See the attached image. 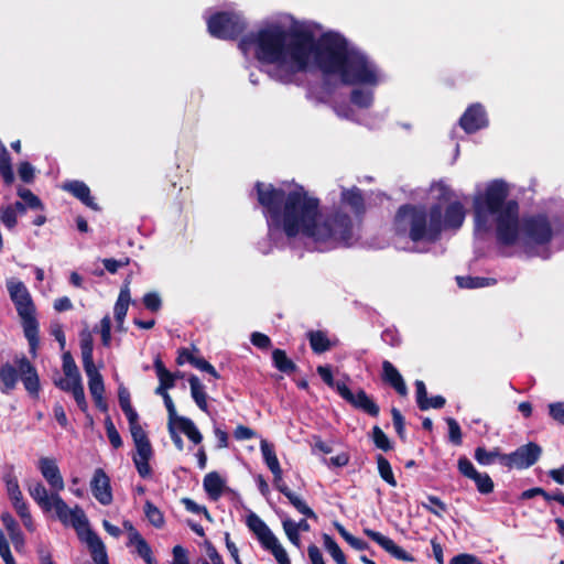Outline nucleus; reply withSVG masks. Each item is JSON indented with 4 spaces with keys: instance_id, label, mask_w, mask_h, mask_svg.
I'll return each mask as SVG.
<instances>
[{
    "instance_id": "nucleus-34",
    "label": "nucleus",
    "mask_w": 564,
    "mask_h": 564,
    "mask_svg": "<svg viewBox=\"0 0 564 564\" xmlns=\"http://www.w3.org/2000/svg\"><path fill=\"white\" fill-rule=\"evenodd\" d=\"M263 549L270 551L279 564H290L289 555L275 535H273L263 545Z\"/></svg>"
},
{
    "instance_id": "nucleus-31",
    "label": "nucleus",
    "mask_w": 564,
    "mask_h": 564,
    "mask_svg": "<svg viewBox=\"0 0 564 564\" xmlns=\"http://www.w3.org/2000/svg\"><path fill=\"white\" fill-rule=\"evenodd\" d=\"M1 520L9 533L12 543L14 544V547L20 550L24 544V539L17 521L9 513L2 514Z\"/></svg>"
},
{
    "instance_id": "nucleus-22",
    "label": "nucleus",
    "mask_w": 564,
    "mask_h": 564,
    "mask_svg": "<svg viewBox=\"0 0 564 564\" xmlns=\"http://www.w3.org/2000/svg\"><path fill=\"white\" fill-rule=\"evenodd\" d=\"M382 378L401 395H406L408 388L398 369L388 360L382 362Z\"/></svg>"
},
{
    "instance_id": "nucleus-26",
    "label": "nucleus",
    "mask_w": 564,
    "mask_h": 564,
    "mask_svg": "<svg viewBox=\"0 0 564 564\" xmlns=\"http://www.w3.org/2000/svg\"><path fill=\"white\" fill-rule=\"evenodd\" d=\"M278 490L282 492L290 503L302 514L311 519H317L315 512L306 505V502L296 494H294L283 481L275 485Z\"/></svg>"
},
{
    "instance_id": "nucleus-11",
    "label": "nucleus",
    "mask_w": 564,
    "mask_h": 564,
    "mask_svg": "<svg viewBox=\"0 0 564 564\" xmlns=\"http://www.w3.org/2000/svg\"><path fill=\"white\" fill-rule=\"evenodd\" d=\"M37 468L52 491L59 494L64 490L65 482L55 458L41 457L37 460Z\"/></svg>"
},
{
    "instance_id": "nucleus-35",
    "label": "nucleus",
    "mask_w": 564,
    "mask_h": 564,
    "mask_svg": "<svg viewBox=\"0 0 564 564\" xmlns=\"http://www.w3.org/2000/svg\"><path fill=\"white\" fill-rule=\"evenodd\" d=\"M130 546H134L135 552L141 556L147 564H156L155 558L152 556V551L147 541L142 535H133V540L128 543Z\"/></svg>"
},
{
    "instance_id": "nucleus-28",
    "label": "nucleus",
    "mask_w": 564,
    "mask_h": 564,
    "mask_svg": "<svg viewBox=\"0 0 564 564\" xmlns=\"http://www.w3.org/2000/svg\"><path fill=\"white\" fill-rule=\"evenodd\" d=\"M118 400H119L121 410L123 411V413L127 416L129 426L139 424V415H138L137 411L131 405L130 393L127 388L119 387Z\"/></svg>"
},
{
    "instance_id": "nucleus-5",
    "label": "nucleus",
    "mask_w": 564,
    "mask_h": 564,
    "mask_svg": "<svg viewBox=\"0 0 564 564\" xmlns=\"http://www.w3.org/2000/svg\"><path fill=\"white\" fill-rule=\"evenodd\" d=\"M7 289L18 315L21 318L24 335L30 344L31 352L35 355L39 345V323L35 318V306L31 294L23 282L15 279L7 281Z\"/></svg>"
},
{
    "instance_id": "nucleus-38",
    "label": "nucleus",
    "mask_w": 564,
    "mask_h": 564,
    "mask_svg": "<svg viewBox=\"0 0 564 564\" xmlns=\"http://www.w3.org/2000/svg\"><path fill=\"white\" fill-rule=\"evenodd\" d=\"M154 369L159 378L160 384L164 386L166 389H171L174 387V375H172L164 367L162 360L159 357L154 360Z\"/></svg>"
},
{
    "instance_id": "nucleus-2",
    "label": "nucleus",
    "mask_w": 564,
    "mask_h": 564,
    "mask_svg": "<svg viewBox=\"0 0 564 564\" xmlns=\"http://www.w3.org/2000/svg\"><path fill=\"white\" fill-rule=\"evenodd\" d=\"M256 189L270 236L275 230H282L288 238L301 236L329 247L350 245L355 237V223L350 216L340 208L323 215L319 199L303 186L296 185L286 192L258 182Z\"/></svg>"
},
{
    "instance_id": "nucleus-32",
    "label": "nucleus",
    "mask_w": 564,
    "mask_h": 564,
    "mask_svg": "<svg viewBox=\"0 0 564 564\" xmlns=\"http://www.w3.org/2000/svg\"><path fill=\"white\" fill-rule=\"evenodd\" d=\"M80 351H82V359H83V367H91L95 366L94 359H93V351H94V340L91 333L87 329L80 332Z\"/></svg>"
},
{
    "instance_id": "nucleus-27",
    "label": "nucleus",
    "mask_w": 564,
    "mask_h": 564,
    "mask_svg": "<svg viewBox=\"0 0 564 564\" xmlns=\"http://www.w3.org/2000/svg\"><path fill=\"white\" fill-rule=\"evenodd\" d=\"M203 486L212 500H218L226 488L225 480L216 471L208 473L204 477Z\"/></svg>"
},
{
    "instance_id": "nucleus-21",
    "label": "nucleus",
    "mask_w": 564,
    "mask_h": 564,
    "mask_svg": "<svg viewBox=\"0 0 564 564\" xmlns=\"http://www.w3.org/2000/svg\"><path fill=\"white\" fill-rule=\"evenodd\" d=\"M260 449L268 468L273 474L274 485L282 482V469L275 455L273 444L269 443L267 440H261Z\"/></svg>"
},
{
    "instance_id": "nucleus-9",
    "label": "nucleus",
    "mask_w": 564,
    "mask_h": 564,
    "mask_svg": "<svg viewBox=\"0 0 564 564\" xmlns=\"http://www.w3.org/2000/svg\"><path fill=\"white\" fill-rule=\"evenodd\" d=\"M542 448L538 444L529 443L511 454L502 455L501 463L510 468H528L540 458Z\"/></svg>"
},
{
    "instance_id": "nucleus-48",
    "label": "nucleus",
    "mask_w": 564,
    "mask_h": 564,
    "mask_svg": "<svg viewBox=\"0 0 564 564\" xmlns=\"http://www.w3.org/2000/svg\"><path fill=\"white\" fill-rule=\"evenodd\" d=\"M188 362L191 365H193L195 368L209 373L210 376H213L216 379L219 377L215 367L203 358L195 357L194 355H188Z\"/></svg>"
},
{
    "instance_id": "nucleus-53",
    "label": "nucleus",
    "mask_w": 564,
    "mask_h": 564,
    "mask_svg": "<svg viewBox=\"0 0 564 564\" xmlns=\"http://www.w3.org/2000/svg\"><path fill=\"white\" fill-rule=\"evenodd\" d=\"M458 470L465 477L474 480L479 473L467 457H460L457 464Z\"/></svg>"
},
{
    "instance_id": "nucleus-6",
    "label": "nucleus",
    "mask_w": 564,
    "mask_h": 564,
    "mask_svg": "<svg viewBox=\"0 0 564 564\" xmlns=\"http://www.w3.org/2000/svg\"><path fill=\"white\" fill-rule=\"evenodd\" d=\"M129 427L137 449V453L133 456V463L139 475L142 478H149L152 475V469L149 464V460L153 456L152 445L140 423Z\"/></svg>"
},
{
    "instance_id": "nucleus-7",
    "label": "nucleus",
    "mask_w": 564,
    "mask_h": 564,
    "mask_svg": "<svg viewBox=\"0 0 564 564\" xmlns=\"http://www.w3.org/2000/svg\"><path fill=\"white\" fill-rule=\"evenodd\" d=\"M209 33L218 39H234L245 30V21L236 13H217L207 21Z\"/></svg>"
},
{
    "instance_id": "nucleus-59",
    "label": "nucleus",
    "mask_w": 564,
    "mask_h": 564,
    "mask_svg": "<svg viewBox=\"0 0 564 564\" xmlns=\"http://www.w3.org/2000/svg\"><path fill=\"white\" fill-rule=\"evenodd\" d=\"M373 442L376 446L382 451H389L391 448L389 438L378 426L373 427Z\"/></svg>"
},
{
    "instance_id": "nucleus-33",
    "label": "nucleus",
    "mask_w": 564,
    "mask_h": 564,
    "mask_svg": "<svg viewBox=\"0 0 564 564\" xmlns=\"http://www.w3.org/2000/svg\"><path fill=\"white\" fill-rule=\"evenodd\" d=\"M175 424L182 433H184L189 441H192L194 444H200L203 441V435L196 427L195 423L185 416H181L175 421Z\"/></svg>"
},
{
    "instance_id": "nucleus-17",
    "label": "nucleus",
    "mask_w": 564,
    "mask_h": 564,
    "mask_svg": "<svg viewBox=\"0 0 564 564\" xmlns=\"http://www.w3.org/2000/svg\"><path fill=\"white\" fill-rule=\"evenodd\" d=\"M79 536L87 544L96 564H109L105 544L94 531L88 528Z\"/></svg>"
},
{
    "instance_id": "nucleus-14",
    "label": "nucleus",
    "mask_w": 564,
    "mask_h": 564,
    "mask_svg": "<svg viewBox=\"0 0 564 564\" xmlns=\"http://www.w3.org/2000/svg\"><path fill=\"white\" fill-rule=\"evenodd\" d=\"M90 487L94 497L104 506H108L112 501L110 479L106 473L98 468L95 470Z\"/></svg>"
},
{
    "instance_id": "nucleus-52",
    "label": "nucleus",
    "mask_w": 564,
    "mask_h": 564,
    "mask_svg": "<svg viewBox=\"0 0 564 564\" xmlns=\"http://www.w3.org/2000/svg\"><path fill=\"white\" fill-rule=\"evenodd\" d=\"M105 427H106V433H107V436H108V440L110 442V444L115 447V448H119L122 446V440L120 437V434L118 433L113 422L111 421L110 417H107L105 420Z\"/></svg>"
},
{
    "instance_id": "nucleus-15",
    "label": "nucleus",
    "mask_w": 564,
    "mask_h": 564,
    "mask_svg": "<svg viewBox=\"0 0 564 564\" xmlns=\"http://www.w3.org/2000/svg\"><path fill=\"white\" fill-rule=\"evenodd\" d=\"M459 124L467 133L486 127L487 118L482 106L479 104L470 106L462 116Z\"/></svg>"
},
{
    "instance_id": "nucleus-54",
    "label": "nucleus",
    "mask_w": 564,
    "mask_h": 564,
    "mask_svg": "<svg viewBox=\"0 0 564 564\" xmlns=\"http://www.w3.org/2000/svg\"><path fill=\"white\" fill-rule=\"evenodd\" d=\"M317 372L321 376V378L323 379V381L330 388L335 389L336 391H337L338 384H346V381H343V380L335 381L333 378V375H332V370L327 366L317 367Z\"/></svg>"
},
{
    "instance_id": "nucleus-43",
    "label": "nucleus",
    "mask_w": 564,
    "mask_h": 564,
    "mask_svg": "<svg viewBox=\"0 0 564 564\" xmlns=\"http://www.w3.org/2000/svg\"><path fill=\"white\" fill-rule=\"evenodd\" d=\"M378 471L381 478L387 481L390 486L395 487L397 480L393 476V471L390 463L382 455L377 456Z\"/></svg>"
},
{
    "instance_id": "nucleus-37",
    "label": "nucleus",
    "mask_w": 564,
    "mask_h": 564,
    "mask_svg": "<svg viewBox=\"0 0 564 564\" xmlns=\"http://www.w3.org/2000/svg\"><path fill=\"white\" fill-rule=\"evenodd\" d=\"M0 175L6 184H11L14 180L11 159L4 145L0 148Z\"/></svg>"
},
{
    "instance_id": "nucleus-19",
    "label": "nucleus",
    "mask_w": 564,
    "mask_h": 564,
    "mask_svg": "<svg viewBox=\"0 0 564 564\" xmlns=\"http://www.w3.org/2000/svg\"><path fill=\"white\" fill-rule=\"evenodd\" d=\"M340 205L351 209L355 218H359L365 212V199L358 187L343 188Z\"/></svg>"
},
{
    "instance_id": "nucleus-36",
    "label": "nucleus",
    "mask_w": 564,
    "mask_h": 564,
    "mask_svg": "<svg viewBox=\"0 0 564 564\" xmlns=\"http://www.w3.org/2000/svg\"><path fill=\"white\" fill-rule=\"evenodd\" d=\"M272 359L274 366L282 372L292 373L295 371V364L288 358L286 354L282 349H274L272 352Z\"/></svg>"
},
{
    "instance_id": "nucleus-12",
    "label": "nucleus",
    "mask_w": 564,
    "mask_h": 564,
    "mask_svg": "<svg viewBox=\"0 0 564 564\" xmlns=\"http://www.w3.org/2000/svg\"><path fill=\"white\" fill-rule=\"evenodd\" d=\"M54 384L65 392H70L79 409L86 411L87 402L80 375H64L63 378L54 379Z\"/></svg>"
},
{
    "instance_id": "nucleus-29",
    "label": "nucleus",
    "mask_w": 564,
    "mask_h": 564,
    "mask_svg": "<svg viewBox=\"0 0 564 564\" xmlns=\"http://www.w3.org/2000/svg\"><path fill=\"white\" fill-rule=\"evenodd\" d=\"M19 375V368L17 369L11 364H4L0 367V380L3 384L1 390L3 393H9L15 388Z\"/></svg>"
},
{
    "instance_id": "nucleus-47",
    "label": "nucleus",
    "mask_w": 564,
    "mask_h": 564,
    "mask_svg": "<svg viewBox=\"0 0 564 564\" xmlns=\"http://www.w3.org/2000/svg\"><path fill=\"white\" fill-rule=\"evenodd\" d=\"M283 530L290 540V542L295 545L296 547H301V538H300V531L295 528V521H293L290 518H285L282 521Z\"/></svg>"
},
{
    "instance_id": "nucleus-64",
    "label": "nucleus",
    "mask_w": 564,
    "mask_h": 564,
    "mask_svg": "<svg viewBox=\"0 0 564 564\" xmlns=\"http://www.w3.org/2000/svg\"><path fill=\"white\" fill-rule=\"evenodd\" d=\"M451 564H481L480 561L471 554H458L451 560Z\"/></svg>"
},
{
    "instance_id": "nucleus-63",
    "label": "nucleus",
    "mask_w": 564,
    "mask_h": 564,
    "mask_svg": "<svg viewBox=\"0 0 564 564\" xmlns=\"http://www.w3.org/2000/svg\"><path fill=\"white\" fill-rule=\"evenodd\" d=\"M549 413L553 420L564 425V402L550 403Z\"/></svg>"
},
{
    "instance_id": "nucleus-18",
    "label": "nucleus",
    "mask_w": 564,
    "mask_h": 564,
    "mask_svg": "<svg viewBox=\"0 0 564 564\" xmlns=\"http://www.w3.org/2000/svg\"><path fill=\"white\" fill-rule=\"evenodd\" d=\"M365 533L395 558L401 561H413V557L402 547L398 546L390 538L370 529H366Z\"/></svg>"
},
{
    "instance_id": "nucleus-61",
    "label": "nucleus",
    "mask_w": 564,
    "mask_h": 564,
    "mask_svg": "<svg viewBox=\"0 0 564 564\" xmlns=\"http://www.w3.org/2000/svg\"><path fill=\"white\" fill-rule=\"evenodd\" d=\"M144 306L151 312H158L161 308L162 301L158 293H147L143 296Z\"/></svg>"
},
{
    "instance_id": "nucleus-1",
    "label": "nucleus",
    "mask_w": 564,
    "mask_h": 564,
    "mask_svg": "<svg viewBox=\"0 0 564 564\" xmlns=\"http://www.w3.org/2000/svg\"><path fill=\"white\" fill-rule=\"evenodd\" d=\"M239 48L245 55L253 50L258 61L271 66L269 75L283 84L293 83L296 74L313 68L326 76L337 75L345 85L376 86L380 82L376 65L333 32L315 41L308 30L271 23L245 36Z\"/></svg>"
},
{
    "instance_id": "nucleus-3",
    "label": "nucleus",
    "mask_w": 564,
    "mask_h": 564,
    "mask_svg": "<svg viewBox=\"0 0 564 564\" xmlns=\"http://www.w3.org/2000/svg\"><path fill=\"white\" fill-rule=\"evenodd\" d=\"M509 188L502 181H492L478 189L473 198L476 234L494 231L499 243L512 246L519 240L525 243H544L552 230L544 217H532L523 224L519 220V205L508 200Z\"/></svg>"
},
{
    "instance_id": "nucleus-50",
    "label": "nucleus",
    "mask_w": 564,
    "mask_h": 564,
    "mask_svg": "<svg viewBox=\"0 0 564 564\" xmlns=\"http://www.w3.org/2000/svg\"><path fill=\"white\" fill-rule=\"evenodd\" d=\"M0 220L8 229L14 228L18 223L15 208L12 206L0 208Z\"/></svg>"
},
{
    "instance_id": "nucleus-45",
    "label": "nucleus",
    "mask_w": 564,
    "mask_h": 564,
    "mask_svg": "<svg viewBox=\"0 0 564 564\" xmlns=\"http://www.w3.org/2000/svg\"><path fill=\"white\" fill-rule=\"evenodd\" d=\"M310 344L312 349L317 352H324L329 349V340L322 332L310 333Z\"/></svg>"
},
{
    "instance_id": "nucleus-20",
    "label": "nucleus",
    "mask_w": 564,
    "mask_h": 564,
    "mask_svg": "<svg viewBox=\"0 0 564 564\" xmlns=\"http://www.w3.org/2000/svg\"><path fill=\"white\" fill-rule=\"evenodd\" d=\"M28 491L43 511H51V503L54 500V491L51 490V492H48L46 487L39 480L30 481L28 484Z\"/></svg>"
},
{
    "instance_id": "nucleus-8",
    "label": "nucleus",
    "mask_w": 564,
    "mask_h": 564,
    "mask_svg": "<svg viewBox=\"0 0 564 564\" xmlns=\"http://www.w3.org/2000/svg\"><path fill=\"white\" fill-rule=\"evenodd\" d=\"M53 499L51 511L54 510L64 524L75 528L78 534L88 529L87 518L78 506L70 509L57 492H54Z\"/></svg>"
},
{
    "instance_id": "nucleus-58",
    "label": "nucleus",
    "mask_w": 564,
    "mask_h": 564,
    "mask_svg": "<svg viewBox=\"0 0 564 564\" xmlns=\"http://www.w3.org/2000/svg\"><path fill=\"white\" fill-rule=\"evenodd\" d=\"M427 500L432 506L430 507L423 505L424 508H426L430 512L434 513L435 516L442 517L443 513L446 511V505L435 496H429Z\"/></svg>"
},
{
    "instance_id": "nucleus-24",
    "label": "nucleus",
    "mask_w": 564,
    "mask_h": 564,
    "mask_svg": "<svg viewBox=\"0 0 564 564\" xmlns=\"http://www.w3.org/2000/svg\"><path fill=\"white\" fill-rule=\"evenodd\" d=\"M63 188L70 194H73L76 198H78L82 203H84L87 207L97 210L98 206L95 203L94 198L90 195L89 187L79 181H73L63 185Z\"/></svg>"
},
{
    "instance_id": "nucleus-10",
    "label": "nucleus",
    "mask_w": 564,
    "mask_h": 564,
    "mask_svg": "<svg viewBox=\"0 0 564 564\" xmlns=\"http://www.w3.org/2000/svg\"><path fill=\"white\" fill-rule=\"evenodd\" d=\"M337 392L348 403L366 412L367 414L371 416H377L379 414V406L370 397L367 395L364 390H358L356 393H354L347 387V384H338Z\"/></svg>"
},
{
    "instance_id": "nucleus-40",
    "label": "nucleus",
    "mask_w": 564,
    "mask_h": 564,
    "mask_svg": "<svg viewBox=\"0 0 564 564\" xmlns=\"http://www.w3.org/2000/svg\"><path fill=\"white\" fill-rule=\"evenodd\" d=\"M351 102L360 108H368L373 101V93L370 89H354L351 93Z\"/></svg>"
},
{
    "instance_id": "nucleus-4",
    "label": "nucleus",
    "mask_w": 564,
    "mask_h": 564,
    "mask_svg": "<svg viewBox=\"0 0 564 564\" xmlns=\"http://www.w3.org/2000/svg\"><path fill=\"white\" fill-rule=\"evenodd\" d=\"M431 194L438 203L429 212L424 207L413 205H403L399 208L394 219L398 235H408L414 242H434L443 229L457 230L462 227L466 210L459 200L453 199V191L438 182L431 186Z\"/></svg>"
},
{
    "instance_id": "nucleus-57",
    "label": "nucleus",
    "mask_w": 564,
    "mask_h": 564,
    "mask_svg": "<svg viewBox=\"0 0 564 564\" xmlns=\"http://www.w3.org/2000/svg\"><path fill=\"white\" fill-rule=\"evenodd\" d=\"M100 335L104 346H109L111 341V319L109 315H106L100 321Z\"/></svg>"
},
{
    "instance_id": "nucleus-23",
    "label": "nucleus",
    "mask_w": 564,
    "mask_h": 564,
    "mask_svg": "<svg viewBox=\"0 0 564 564\" xmlns=\"http://www.w3.org/2000/svg\"><path fill=\"white\" fill-rule=\"evenodd\" d=\"M246 524L249 530L257 536L261 545H263L274 535L265 522L254 512H250L247 516Z\"/></svg>"
},
{
    "instance_id": "nucleus-16",
    "label": "nucleus",
    "mask_w": 564,
    "mask_h": 564,
    "mask_svg": "<svg viewBox=\"0 0 564 564\" xmlns=\"http://www.w3.org/2000/svg\"><path fill=\"white\" fill-rule=\"evenodd\" d=\"M17 364L25 390L30 395L37 397L40 392V378L36 369L25 357L18 359Z\"/></svg>"
},
{
    "instance_id": "nucleus-25",
    "label": "nucleus",
    "mask_w": 564,
    "mask_h": 564,
    "mask_svg": "<svg viewBox=\"0 0 564 564\" xmlns=\"http://www.w3.org/2000/svg\"><path fill=\"white\" fill-rule=\"evenodd\" d=\"M130 301H131V296H130L129 283L126 282L124 285L120 290L118 300L113 307L115 319L118 324L119 330L123 329L122 326H123L124 317H126L128 308H129Z\"/></svg>"
},
{
    "instance_id": "nucleus-44",
    "label": "nucleus",
    "mask_w": 564,
    "mask_h": 564,
    "mask_svg": "<svg viewBox=\"0 0 564 564\" xmlns=\"http://www.w3.org/2000/svg\"><path fill=\"white\" fill-rule=\"evenodd\" d=\"M144 513L152 525H154L155 528L163 527L164 517L162 512L149 500L145 501L144 503Z\"/></svg>"
},
{
    "instance_id": "nucleus-60",
    "label": "nucleus",
    "mask_w": 564,
    "mask_h": 564,
    "mask_svg": "<svg viewBox=\"0 0 564 564\" xmlns=\"http://www.w3.org/2000/svg\"><path fill=\"white\" fill-rule=\"evenodd\" d=\"M62 360H63L62 368H63L64 375H69V376L72 373L80 375L78 367L76 366L69 351H65L63 354Z\"/></svg>"
},
{
    "instance_id": "nucleus-42",
    "label": "nucleus",
    "mask_w": 564,
    "mask_h": 564,
    "mask_svg": "<svg viewBox=\"0 0 564 564\" xmlns=\"http://www.w3.org/2000/svg\"><path fill=\"white\" fill-rule=\"evenodd\" d=\"M12 505H13L17 513L21 518L23 525L29 531H34L33 519H32V516L29 511L28 505L24 501V499H20L19 501H13Z\"/></svg>"
},
{
    "instance_id": "nucleus-41",
    "label": "nucleus",
    "mask_w": 564,
    "mask_h": 564,
    "mask_svg": "<svg viewBox=\"0 0 564 564\" xmlns=\"http://www.w3.org/2000/svg\"><path fill=\"white\" fill-rule=\"evenodd\" d=\"M535 496H542L546 500H555V501L560 502L562 506H564V494L561 491H557V492L551 495V494L546 492L544 489L536 487V488L528 489L522 492L523 499H531Z\"/></svg>"
},
{
    "instance_id": "nucleus-49",
    "label": "nucleus",
    "mask_w": 564,
    "mask_h": 564,
    "mask_svg": "<svg viewBox=\"0 0 564 564\" xmlns=\"http://www.w3.org/2000/svg\"><path fill=\"white\" fill-rule=\"evenodd\" d=\"M457 284L465 289H478L488 285V279L473 276H457Z\"/></svg>"
},
{
    "instance_id": "nucleus-39",
    "label": "nucleus",
    "mask_w": 564,
    "mask_h": 564,
    "mask_svg": "<svg viewBox=\"0 0 564 564\" xmlns=\"http://www.w3.org/2000/svg\"><path fill=\"white\" fill-rule=\"evenodd\" d=\"M324 546L337 564H347L339 545L328 534L323 535Z\"/></svg>"
},
{
    "instance_id": "nucleus-46",
    "label": "nucleus",
    "mask_w": 564,
    "mask_h": 564,
    "mask_svg": "<svg viewBox=\"0 0 564 564\" xmlns=\"http://www.w3.org/2000/svg\"><path fill=\"white\" fill-rule=\"evenodd\" d=\"M501 456L498 448H495L492 451H487L484 447H477L475 449V459L480 465H490L495 462L496 458H499L501 460Z\"/></svg>"
},
{
    "instance_id": "nucleus-56",
    "label": "nucleus",
    "mask_w": 564,
    "mask_h": 564,
    "mask_svg": "<svg viewBox=\"0 0 564 564\" xmlns=\"http://www.w3.org/2000/svg\"><path fill=\"white\" fill-rule=\"evenodd\" d=\"M7 491L11 502L23 499V495L20 490L19 482L15 477H8L6 480Z\"/></svg>"
},
{
    "instance_id": "nucleus-62",
    "label": "nucleus",
    "mask_w": 564,
    "mask_h": 564,
    "mask_svg": "<svg viewBox=\"0 0 564 564\" xmlns=\"http://www.w3.org/2000/svg\"><path fill=\"white\" fill-rule=\"evenodd\" d=\"M18 195L24 200V203L31 208H40L41 202L40 199L26 188H20L18 191Z\"/></svg>"
},
{
    "instance_id": "nucleus-30",
    "label": "nucleus",
    "mask_w": 564,
    "mask_h": 564,
    "mask_svg": "<svg viewBox=\"0 0 564 564\" xmlns=\"http://www.w3.org/2000/svg\"><path fill=\"white\" fill-rule=\"evenodd\" d=\"M191 394L196 405L204 412L208 411L207 394L205 392L204 384L199 381L196 376H192L188 379Z\"/></svg>"
},
{
    "instance_id": "nucleus-13",
    "label": "nucleus",
    "mask_w": 564,
    "mask_h": 564,
    "mask_svg": "<svg viewBox=\"0 0 564 564\" xmlns=\"http://www.w3.org/2000/svg\"><path fill=\"white\" fill-rule=\"evenodd\" d=\"M84 370L88 378L89 392L95 401L96 406L102 411H106L107 403L104 399L105 386L102 376L96 366L86 367Z\"/></svg>"
},
{
    "instance_id": "nucleus-51",
    "label": "nucleus",
    "mask_w": 564,
    "mask_h": 564,
    "mask_svg": "<svg viewBox=\"0 0 564 564\" xmlns=\"http://www.w3.org/2000/svg\"><path fill=\"white\" fill-rule=\"evenodd\" d=\"M476 487L480 494L487 495L494 490V481L488 474L478 473L474 479Z\"/></svg>"
},
{
    "instance_id": "nucleus-55",
    "label": "nucleus",
    "mask_w": 564,
    "mask_h": 564,
    "mask_svg": "<svg viewBox=\"0 0 564 564\" xmlns=\"http://www.w3.org/2000/svg\"><path fill=\"white\" fill-rule=\"evenodd\" d=\"M446 423L448 425L449 441L455 445H460L462 444V431H460L459 424L457 423L456 420H454L452 417H448L446 420Z\"/></svg>"
}]
</instances>
